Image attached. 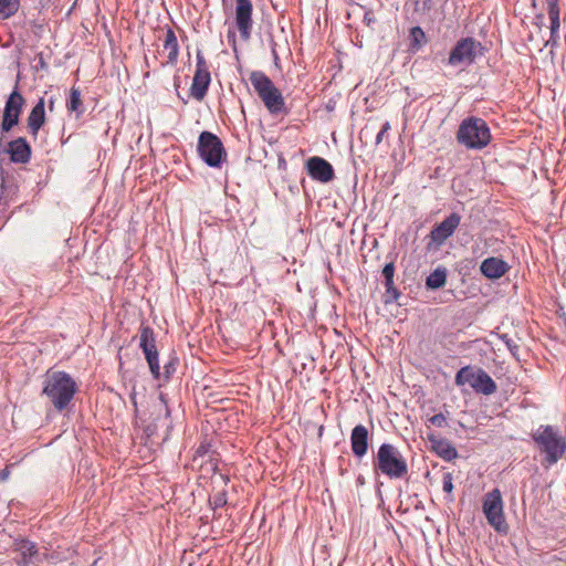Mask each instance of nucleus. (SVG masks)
Wrapping results in <instances>:
<instances>
[{
    "instance_id": "obj_1",
    "label": "nucleus",
    "mask_w": 566,
    "mask_h": 566,
    "mask_svg": "<svg viewBox=\"0 0 566 566\" xmlns=\"http://www.w3.org/2000/svg\"><path fill=\"white\" fill-rule=\"evenodd\" d=\"M139 347L148 363L150 374L156 380L168 381L177 371L179 358L171 353L164 364V371H160L159 354L156 347L154 329L148 325H142L139 329Z\"/></svg>"
},
{
    "instance_id": "obj_2",
    "label": "nucleus",
    "mask_w": 566,
    "mask_h": 566,
    "mask_svg": "<svg viewBox=\"0 0 566 566\" xmlns=\"http://www.w3.org/2000/svg\"><path fill=\"white\" fill-rule=\"evenodd\" d=\"M537 450L544 454L543 464L547 468L556 464L566 453V438L552 424H541L532 432Z\"/></svg>"
},
{
    "instance_id": "obj_3",
    "label": "nucleus",
    "mask_w": 566,
    "mask_h": 566,
    "mask_svg": "<svg viewBox=\"0 0 566 566\" xmlns=\"http://www.w3.org/2000/svg\"><path fill=\"white\" fill-rule=\"evenodd\" d=\"M77 386L75 380L65 371H48L42 394L45 395L54 408L64 410L72 401Z\"/></svg>"
},
{
    "instance_id": "obj_4",
    "label": "nucleus",
    "mask_w": 566,
    "mask_h": 566,
    "mask_svg": "<svg viewBox=\"0 0 566 566\" xmlns=\"http://www.w3.org/2000/svg\"><path fill=\"white\" fill-rule=\"evenodd\" d=\"M455 138L467 149L481 150L491 143L492 135L483 118L469 116L460 123Z\"/></svg>"
},
{
    "instance_id": "obj_5",
    "label": "nucleus",
    "mask_w": 566,
    "mask_h": 566,
    "mask_svg": "<svg viewBox=\"0 0 566 566\" xmlns=\"http://www.w3.org/2000/svg\"><path fill=\"white\" fill-rule=\"evenodd\" d=\"M374 471L389 479H402L408 473V464L402 453L391 443H381L378 448Z\"/></svg>"
},
{
    "instance_id": "obj_6",
    "label": "nucleus",
    "mask_w": 566,
    "mask_h": 566,
    "mask_svg": "<svg viewBox=\"0 0 566 566\" xmlns=\"http://www.w3.org/2000/svg\"><path fill=\"white\" fill-rule=\"evenodd\" d=\"M250 82L271 114L287 113L282 93L265 73L262 71L251 72Z\"/></svg>"
},
{
    "instance_id": "obj_7",
    "label": "nucleus",
    "mask_w": 566,
    "mask_h": 566,
    "mask_svg": "<svg viewBox=\"0 0 566 566\" xmlns=\"http://www.w3.org/2000/svg\"><path fill=\"white\" fill-rule=\"evenodd\" d=\"M199 158L211 168H221L227 161V150L221 139L213 133L205 130L198 137Z\"/></svg>"
},
{
    "instance_id": "obj_8",
    "label": "nucleus",
    "mask_w": 566,
    "mask_h": 566,
    "mask_svg": "<svg viewBox=\"0 0 566 566\" xmlns=\"http://www.w3.org/2000/svg\"><path fill=\"white\" fill-rule=\"evenodd\" d=\"M503 499L499 489H493L483 497L482 511L490 526L497 533L506 534L509 524L503 512Z\"/></svg>"
},
{
    "instance_id": "obj_9",
    "label": "nucleus",
    "mask_w": 566,
    "mask_h": 566,
    "mask_svg": "<svg viewBox=\"0 0 566 566\" xmlns=\"http://www.w3.org/2000/svg\"><path fill=\"white\" fill-rule=\"evenodd\" d=\"M480 55H483L481 42L474 38H463L459 40L450 51L448 64L452 66H469L473 64Z\"/></svg>"
},
{
    "instance_id": "obj_10",
    "label": "nucleus",
    "mask_w": 566,
    "mask_h": 566,
    "mask_svg": "<svg viewBox=\"0 0 566 566\" xmlns=\"http://www.w3.org/2000/svg\"><path fill=\"white\" fill-rule=\"evenodd\" d=\"M211 83V74L208 63L200 50L196 54V71L190 86V95L201 102L209 90Z\"/></svg>"
},
{
    "instance_id": "obj_11",
    "label": "nucleus",
    "mask_w": 566,
    "mask_h": 566,
    "mask_svg": "<svg viewBox=\"0 0 566 566\" xmlns=\"http://www.w3.org/2000/svg\"><path fill=\"white\" fill-rule=\"evenodd\" d=\"M24 103V97L15 86L4 105L2 120L0 124V140H2L3 134L9 133L15 125H18Z\"/></svg>"
},
{
    "instance_id": "obj_12",
    "label": "nucleus",
    "mask_w": 566,
    "mask_h": 566,
    "mask_svg": "<svg viewBox=\"0 0 566 566\" xmlns=\"http://www.w3.org/2000/svg\"><path fill=\"white\" fill-rule=\"evenodd\" d=\"M253 4L251 0H235V25L243 41L251 38L253 28Z\"/></svg>"
},
{
    "instance_id": "obj_13",
    "label": "nucleus",
    "mask_w": 566,
    "mask_h": 566,
    "mask_svg": "<svg viewBox=\"0 0 566 566\" xmlns=\"http://www.w3.org/2000/svg\"><path fill=\"white\" fill-rule=\"evenodd\" d=\"M12 547L19 554L18 566H30L42 560L35 542L24 537H17L13 541Z\"/></svg>"
},
{
    "instance_id": "obj_14",
    "label": "nucleus",
    "mask_w": 566,
    "mask_h": 566,
    "mask_svg": "<svg viewBox=\"0 0 566 566\" xmlns=\"http://www.w3.org/2000/svg\"><path fill=\"white\" fill-rule=\"evenodd\" d=\"M307 175L316 181L327 184L335 178L333 166L324 158L318 156L310 157L305 163Z\"/></svg>"
},
{
    "instance_id": "obj_15",
    "label": "nucleus",
    "mask_w": 566,
    "mask_h": 566,
    "mask_svg": "<svg viewBox=\"0 0 566 566\" xmlns=\"http://www.w3.org/2000/svg\"><path fill=\"white\" fill-rule=\"evenodd\" d=\"M461 216L457 212L450 213L443 221L434 226L430 231V239L437 245H442L460 226Z\"/></svg>"
},
{
    "instance_id": "obj_16",
    "label": "nucleus",
    "mask_w": 566,
    "mask_h": 566,
    "mask_svg": "<svg viewBox=\"0 0 566 566\" xmlns=\"http://www.w3.org/2000/svg\"><path fill=\"white\" fill-rule=\"evenodd\" d=\"M7 153L13 164H28L31 159V146L24 137L8 143Z\"/></svg>"
},
{
    "instance_id": "obj_17",
    "label": "nucleus",
    "mask_w": 566,
    "mask_h": 566,
    "mask_svg": "<svg viewBox=\"0 0 566 566\" xmlns=\"http://www.w3.org/2000/svg\"><path fill=\"white\" fill-rule=\"evenodd\" d=\"M427 439L430 442L431 451L446 461H452L459 457L455 447L444 438L434 433H428Z\"/></svg>"
},
{
    "instance_id": "obj_18",
    "label": "nucleus",
    "mask_w": 566,
    "mask_h": 566,
    "mask_svg": "<svg viewBox=\"0 0 566 566\" xmlns=\"http://www.w3.org/2000/svg\"><path fill=\"white\" fill-rule=\"evenodd\" d=\"M510 270V265L501 258L489 256L480 265L481 273L490 280L502 277Z\"/></svg>"
},
{
    "instance_id": "obj_19",
    "label": "nucleus",
    "mask_w": 566,
    "mask_h": 566,
    "mask_svg": "<svg viewBox=\"0 0 566 566\" xmlns=\"http://www.w3.org/2000/svg\"><path fill=\"white\" fill-rule=\"evenodd\" d=\"M369 433L365 426L357 424L350 433V447L353 454L363 458L368 451Z\"/></svg>"
},
{
    "instance_id": "obj_20",
    "label": "nucleus",
    "mask_w": 566,
    "mask_h": 566,
    "mask_svg": "<svg viewBox=\"0 0 566 566\" xmlns=\"http://www.w3.org/2000/svg\"><path fill=\"white\" fill-rule=\"evenodd\" d=\"M45 123V99L41 97L29 113L27 124L31 135L36 137L39 130Z\"/></svg>"
},
{
    "instance_id": "obj_21",
    "label": "nucleus",
    "mask_w": 566,
    "mask_h": 566,
    "mask_svg": "<svg viewBox=\"0 0 566 566\" xmlns=\"http://www.w3.org/2000/svg\"><path fill=\"white\" fill-rule=\"evenodd\" d=\"M472 389L476 394L490 396L496 391L497 386L484 369L478 368V374L475 376L474 384H472Z\"/></svg>"
},
{
    "instance_id": "obj_22",
    "label": "nucleus",
    "mask_w": 566,
    "mask_h": 566,
    "mask_svg": "<svg viewBox=\"0 0 566 566\" xmlns=\"http://www.w3.org/2000/svg\"><path fill=\"white\" fill-rule=\"evenodd\" d=\"M164 50L168 52V59L166 62H161V66H166L167 64L175 65L178 61L179 45L175 31L171 28H168L166 32Z\"/></svg>"
},
{
    "instance_id": "obj_23",
    "label": "nucleus",
    "mask_w": 566,
    "mask_h": 566,
    "mask_svg": "<svg viewBox=\"0 0 566 566\" xmlns=\"http://www.w3.org/2000/svg\"><path fill=\"white\" fill-rule=\"evenodd\" d=\"M198 458H207V462L210 463L211 469L216 471L218 469V453L212 450V446L208 440H202L195 451L193 460Z\"/></svg>"
},
{
    "instance_id": "obj_24",
    "label": "nucleus",
    "mask_w": 566,
    "mask_h": 566,
    "mask_svg": "<svg viewBox=\"0 0 566 566\" xmlns=\"http://www.w3.org/2000/svg\"><path fill=\"white\" fill-rule=\"evenodd\" d=\"M447 282V269L444 266H438L431 272L426 279V286L430 290H438L446 285Z\"/></svg>"
},
{
    "instance_id": "obj_25",
    "label": "nucleus",
    "mask_w": 566,
    "mask_h": 566,
    "mask_svg": "<svg viewBox=\"0 0 566 566\" xmlns=\"http://www.w3.org/2000/svg\"><path fill=\"white\" fill-rule=\"evenodd\" d=\"M66 109L70 113H75L76 117H80L84 114L85 109L83 107L81 92L78 88H76V87L71 88L70 97L66 101Z\"/></svg>"
},
{
    "instance_id": "obj_26",
    "label": "nucleus",
    "mask_w": 566,
    "mask_h": 566,
    "mask_svg": "<svg viewBox=\"0 0 566 566\" xmlns=\"http://www.w3.org/2000/svg\"><path fill=\"white\" fill-rule=\"evenodd\" d=\"M476 374L478 368L464 366L460 368L455 374L454 382L457 386H464L465 384H468L472 388V384H474Z\"/></svg>"
},
{
    "instance_id": "obj_27",
    "label": "nucleus",
    "mask_w": 566,
    "mask_h": 566,
    "mask_svg": "<svg viewBox=\"0 0 566 566\" xmlns=\"http://www.w3.org/2000/svg\"><path fill=\"white\" fill-rule=\"evenodd\" d=\"M20 8V0H0V19L6 20L14 15Z\"/></svg>"
},
{
    "instance_id": "obj_28",
    "label": "nucleus",
    "mask_w": 566,
    "mask_h": 566,
    "mask_svg": "<svg viewBox=\"0 0 566 566\" xmlns=\"http://www.w3.org/2000/svg\"><path fill=\"white\" fill-rule=\"evenodd\" d=\"M410 48L418 51L426 43V34L420 27H412L409 31Z\"/></svg>"
},
{
    "instance_id": "obj_29",
    "label": "nucleus",
    "mask_w": 566,
    "mask_h": 566,
    "mask_svg": "<svg viewBox=\"0 0 566 566\" xmlns=\"http://www.w3.org/2000/svg\"><path fill=\"white\" fill-rule=\"evenodd\" d=\"M228 503V493L226 490L217 492L213 496L209 499V505L212 510H217L223 507Z\"/></svg>"
},
{
    "instance_id": "obj_30",
    "label": "nucleus",
    "mask_w": 566,
    "mask_h": 566,
    "mask_svg": "<svg viewBox=\"0 0 566 566\" xmlns=\"http://www.w3.org/2000/svg\"><path fill=\"white\" fill-rule=\"evenodd\" d=\"M499 338L505 344L512 356L518 359L520 345L509 334H500Z\"/></svg>"
},
{
    "instance_id": "obj_31",
    "label": "nucleus",
    "mask_w": 566,
    "mask_h": 566,
    "mask_svg": "<svg viewBox=\"0 0 566 566\" xmlns=\"http://www.w3.org/2000/svg\"><path fill=\"white\" fill-rule=\"evenodd\" d=\"M442 490L448 493V494H451L452 491H453V475L451 472H446L443 473V476H442Z\"/></svg>"
},
{
    "instance_id": "obj_32",
    "label": "nucleus",
    "mask_w": 566,
    "mask_h": 566,
    "mask_svg": "<svg viewBox=\"0 0 566 566\" xmlns=\"http://www.w3.org/2000/svg\"><path fill=\"white\" fill-rule=\"evenodd\" d=\"M429 423L437 427V428H444L447 427L448 422H447V418L443 413H437V415H433L432 417H430L428 419Z\"/></svg>"
},
{
    "instance_id": "obj_33",
    "label": "nucleus",
    "mask_w": 566,
    "mask_h": 566,
    "mask_svg": "<svg viewBox=\"0 0 566 566\" xmlns=\"http://www.w3.org/2000/svg\"><path fill=\"white\" fill-rule=\"evenodd\" d=\"M559 14L560 12H556V13H548V18H549V21H551V33L555 34V33H559V27H560V20H559Z\"/></svg>"
},
{
    "instance_id": "obj_34",
    "label": "nucleus",
    "mask_w": 566,
    "mask_h": 566,
    "mask_svg": "<svg viewBox=\"0 0 566 566\" xmlns=\"http://www.w3.org/2000/svg\"><path fill=\"white\" fill-rule=\"evenodd\" d=\"M386 303L397 302L401 296V293L396 286H392L386 290Z\"/></svg>"
},
{
    "instance_id": "obj_35",
    "label": "nucleus",
    "mask_w": 566,
    "mask_h": 566,
    "mask_svg": "<svg viewBox=\"0 0 566 566\" xmlns=\"http://www.w3.org/2000/svg\"><path fill=\"white\" fill-rule=\"evenodd\" d=\"M35 60H36V64L33 65V69L35 72L48 70V63H46L43 52H39L36 54Z\"/></svg>"
},
{
    "instance_id": "obj_36",
    "label": "nucleus",
    "mask_w": 566,
    "mask_h": 566,
    "mask_svg": "<svg viewBox=\"0 0 566 566\" xmlns=\"http://www.w3.org/2000/svg\"><path fill=\"white\" fill-rule=\"evenodd\" d=\"M389 129H390V123L385 122L381 126V129L376 135V139H375L376 145H379L382 142L385 135L388 133Z\"/></svg>"
},
{
    "instance_id": "obj_37",
    "label": "nucleus",
    "mask_w": 566,
    "mask_h": 566,
    "mask_svg": "<svg viewBox=\"0 0 566 566\" xmlns=\"http://www.w3.org/2000/svg\"><path fill=\"white\" fill-rule=\"evenodd\" d=\"M395 275V264L394 262H389L385 264L382 269V276L385 280H388L389 277L394 279Z\"/></svg>"
},
{
    "instance_id": "obj_38",
    "label": "nucleus",
    "mask_w": 566,
    "mask_h": 566,
    "mask_svg": "<svg viewBox=\"0 0 566 566\" xmlns=\"http://www.w3.org/2000/svg\"><path fill=\"white\" fill-rule=\"evenodd\" d=\"M547 4V13L560 12L559 0H545Z\"/></svg>"
},
{
    "instance_id": "obj_39",
    "label": "nucleus",
    "mask_w": 566,
    "mask_h": 566,
    "mask_svg": "<svg viewBox=\"0 0 566 566\" xmlns=\"http://www.w3.org/2000/svg\"><path fill=\"white\" fill-rule=\"evenodd\" d=\"M559 44V33H551V36L545 41L544 46H551L552 49L557 48Z\"/></svg>"
},
{
    "instance_id": "obj_40",
    "label": "nucleus",
    "mask_w": 566,
    "mask_h": 566,
    "mask_svg": "<svg viewBox=\"0 0 566 566\" xmlns=\"http://www.w3.org/2000/svg\"><path fill=\"white\" fill-rule=\"evenodd\" d=\"M159 399L164 405L166 417L167 418L170 417V409L168 407L167 399H166L165 395L160 394Z\"/></svg>"
},
{
    "instance_id": "obj_41",
    "label": "nucleus",
    "mask_w": 566,
    "mask_h": 566,
    "mask_svg": "<svg viewBox=\"0 0 566 566\" xmlns=\"http://www.w3.org/2000/svg\"><path fill=\"white\" fill-rule=\"evenodd\" d=\"M56 98L54 96H51L48 102H45V105H48V108L50 112L54 111Z\"/></svg>"
},
{
    "instance_id": "obj_42",
    "label": "nucleus",
    "mask_w": 566,
    "mask_h": 566,
    "mask_svg": "<svg viewBox=\"0 0 566 566\" xmlns=\"http://www.w3.org/2000/svg\"><path fill=\"white\" fill-rule=\"evenodd\" d=\"M385 289H389V287H392L395 286V282H394V279L389 277L388 280H385Z\"/></svg>"
},
{
    "instance_id": "obj_43",
    "label": "nucleus",
    "mask_w": 566,
    "mask_h": 566,
    "mask_svg": "<svg viewBox=\"0 0 566 566\" xmlns=\"http://www.w3.org/2000/svg\"><path fill=\"white\" fill-rule=\"evenodd\" d=\"M356 483L357 485H364L365 484V479L363 475H358L357 480H356Z\"/></svg>"
},
{
    "instance_id": "obj_44",
    "label": "nucleus",
    "mask_w": 566,
    "mask_h": 566,
    "mask_svg": "<svg viewBox=\"0 0 566 566\" xmlns=\"http://www.w3.org/2000/svg\"><path fill=\"white\" fill-rule=\"evenodd\" d=\"M9 475V471L8 470H3L1 472V479L4 480L7 476Z\"/></svg>"
},
{
    "instance_id": "obj_45",
    "label": "nucleus",
    "mask_w": 566,
    "mask_h": 566,
    "mask_svg": "<svg viewBox=\"0 0 566 566\" xmlns=\"http://www.w3.org/2000/svg\"><path fill=\"white\" fill-rule=\"evenodd\" d=\"M272 52H273L274 59L276 60L277 59V54H276L275 50L273 49Z\"/></svg>"
}]
</instances>
